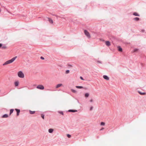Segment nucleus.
Segmentation results:
<instances>
[{"label": "nucleus", "mask_w": 146, "mask_h": 146, "mask_svg": "<svg viewBox=\"0 0 146 146\" xmlns=\"http://www.w3.org/2000/svg\"><path fill=\"white\" fill-rule=\"evenodd\" d=\"M15 85L16 86H17L19 85V82L18 81H16L15 82Z\"/></svg>", "instance_id": "nucleus-10"}, {"label": "nucleus", "mask_w": 146, "mask_h": 146, "mask_svg": "<svg viewBox=\"0 0 146 146\" xmlns=\"http://www.w3.org/2000/svg\"><path fill=\"white\" fill-rule=\"evenodd\" d=\"M80 78L82 80H84V79H83V78L82 77H80Z\"/></svg>", "instance_id": "nucleus-32"}, {"label": "nucleus", "mask_w": 146, "mask_h": 146, "mask_svg": "<svg viewBox=\"0 0 146 146\" xmlns=\"http://www.w3.org/2000/svg\"><path fill=\"white\" fill-rule=\"evenodd\" d=\"M71 91L72 92H73L74 93H76V91L74 90L73 89H71Z\"/></svg>", "instance_id": "nucleus-21"}, {"label": "nucleus", "mask_w": 146, "mask_h": 146, "mask_svg": "<svg viewBox=\"0 0 146 146\" xmlns=\"http://www.w3.org/2000/svg\"><path fill=\"white\" fill-rule=\"evenodd\" d=\"M103 77L104 79L107 80H109V78L106 75L103 76Z\"/></svg>", "instance_id": "nucleus-8"}, {"label": "nucleus", "mask_w": 146, "mask_h": 146, "mask_svg": "<svg viewBox=\"0 0 146 146\" xmlns=\"http://www.w3.org/2000/svg\"><path fill=\"white\" fill-rule=\"evenodd\" d=\"M17 75L19 78H23L25 77L24 73L21 71H20L18 72Z\"/></svg>", "instance_id": "nucleus-2"}, {"label": "nucleus", "mask_w": 146, "mask_h": 146, "mask_svg": "<svg viewBox=\"0 0 146 146\" xmlns=\"http://www.w3.org/2000/svg\"><path fill=\"white\" fill-rule=\"evenodd\" d=\"M0 48H1L2 49H5L7 48V47L5 45L0 43Z\"/></svg>", "instance_id": "nucleus-5"}, {"label": "nucleus", "mask_w": 146, "mask_h": 146, "mask_svg": "<svg viewBox=\"0 0 146 146\" xmlns=\"http://www.w3.org/2000/svg\"><path fill=\"white\" fill-rule=\"evenodd\" d=\"M139 93L141 95H145V93H141L140 92H139Z\"/></svg>", "instance_id": "nucleus-23"}, {"label": "nucleus", "mask_w": 146, "mask_h": 146, "mask_svg": "<svg viewBox=\"0 0 146 146\" xmlns=\"http://www.w3.org/2000/svg\"><path fill=\"white\" fill-rule=\"evenodd\" d=\"M15 110L17 111V116H18L19 115V113L20 112V110L17 109H15Z\"/></svg>", "instance_id": "nucleus-6"}, {"label": "nucleus", "mask_w": 146, "mask_h": 146, "mask_svg": "<svg viewBox=\"0 0 146 146\" xmlns=\"http://www.w3.org/2000/svg\"><path fill=\"white\" fill-rule=\"evenodd\" d=\"M138 50V49H135L134 50V52H136Z\"/></svg>", "instance_id": "nucleus-29"}, {"label": "nucleus", "mask_w": 146, "mask_h": 146, "mask_svg": "<svg viewBox=\"0 0 146 146\" xmlns=\"http://www.w3.org/2000/svg\"><path fill=\"white\" fill-rule=\"evenodd\" d=\"M53 130L52 129H48V132L50 133H52L53 132Z\"/></svg>", "instance_id": "nucleus-14"}, {"label": "nucleus", "mask_w": 146, "mask_h": 146, "mask_svg": "<svg viewBox=\"0 0 146 146\" xmlns=\"http://www.w3.org/2000/svg\"><path fill=\"white\" fill-rule=\"evenodd\" d=\"M13 111H14V110L13 109H11L10 110V115H11V114L13 113Z\"/></svg>", "instance_id": "nucleus-17"}, {"label": "nucleus", "mask_w": 146, "mask_h": 146, "mask_svg": "<svg viewBox=\"0 0 146 146\" xmlns=\"http://www.w3.org/2000/svg\"><path fill=\"white\" fill-rule=\"evenodd\" d=\"M134 20L136 21H138L139 20V18L138 17H135L134 19Z\"/></svg>", "instance_id": "nucleus-24"}, {"label": "nucleus", "mask_w": 146, "mask_h": 146, "mask_svg": "<svg viewBox=\"0 0 146 146\" xmlns=\"http://www.w3.org/2000/svg\"><path fill=\"white\" fill-rule=\"evenodd\" d=\"M58 112L60 113V114H62V115H63V113L62 111H58Z\"/></svg>", "instance_id": "nucleus-22"}, {"label": "nucleus", "mask_w": 146, "mask_h": 146, "mask_svg": "<svg viewBox=\"0 0 146 146\" xmlns=\"http://www.w3.org/2000/svg\"><path fill=\"white\" fill-rule=\"evenodd\" d=\"M105 43L106 45L108 46H109L110 45V42L109 41H106Z\"/></svg>", "instance_id": "nucleus-7"}, {"label": "nucleus", "mask_w": 146, "mask_h": 146, "mask_svg": "<svg viewBox=\"0 0 146 146\" xmlns=\"http://www.w3.org/2000/svg\"><path fill=\"white\" fill-rule=\"evenodd\" d=\"M48 21L51 24L53 23V20L50 18H48Z\"/></svg>", "instance_id": "nucleus-11"}, {"label": "nucleus", "mask_w": 146, "mask_h": 146, "mask_svg": "<svg viewBox=\"0 0 146 146\" xmlns=\"http://www.w3.org/2000/svg\"><path fill=\"white\" fill-rule=\"evenodd\" d=\"M77 111L76 110H68L69 112H76Z\"/></svg>", "instance_id": "nucleus-13"}, {"label": "nucleus", "mask_w": 146, "mask_h": 146, "mask_svg": "<svg viewBox=\"0 0 146 146\" xmlns=\"http://www.w3.org/2000/svg\"><path fill=\"white\" fill-rule=\"evenodd\" d=\"M92 109H93V107H90V110H92Z\"/></svg>", "instance_id": "nucleus-31"}, {"label": "nucleus", "mask_w": 146, "mask_h": 146, "mask_svg": "<svg viewBox=\"0 0 146 146\" xmlns=\"http://www.w3.org/2000/svg\"><path fill=\"white\" fill-rule=\"evenodd\" d=\"M118 50L120 52H122V48L120 46L118 47Z\"/></svg>", "instance_id": "nucleus-16"}, {"label": "nucleus", "mask_w": 146, "mask_h": 146, "mask_svg": "<svg viewBox=\"0 0 146 146\" xmlns=\"http://www.w3.org/2000/svg\"><path fill=\"white\" fill-rule=\"evenodd\" d=\"M41 116L42 117V119H44V115H43V114H41Z\"/></svg>", "instance_id": "nucleus-27"}, {"label": "nucleus", "mask_w": 146, "mask_h": 146, "mask_svg": "<svg viewBox=\"0 0 146 146\" xmlns=\"http://www.w3.org/2000/svg\"><path fill=\"white\" fill-rule=\"evenodd\" d=\"M76 87L78 88H82L83 87L81 86H76Z\"/></svg>", "instance_id": "nucleus-20"}, {"label": "nucleus", "mask_w": 146, "mask_h": 146, "mask_svg": "<svg viewBox=\"0 0 146 146\" xmlns=\"http://www.w3.org/2000/svg\"><path fill=\"white\" fill-rule=\"evenodd\" d=\"M133 15L136 16H139V15L137 13H134L133 14Z\"/></svg>", "instance_id": "nucleus-19"}, {"label": "nucleus", "mask_w": 146, "mask_h": 146, "mask_svg": "<svg viewBox=\"0 0 146 146\" xmlns=\"http://www.w3.org/2000/svg\"><path fill=\"white\" fill-rule=\"evenodd\" d=\"M105 124V123L103 122H102L101 123V125H104Z\"/></svg>", "instance_id": "nucleus-25"}, {"label": "nucleus", "mask_w": 146, "mask_h": 146, "mask_svg": "<svg viewBox=\"0 0 146 146\" xmlns=\"http://www.w3.org/2000/svg\"><path fill=\"white\" fill-rule=\"evenodd\" d=\"M104 129V128H102L101 129H100V130H101H101H103V129Z\"/></svg>", "instance_id": "nucleus-34"}, {"label": "nucleus", "mask_w": 146, "mask_h": 146, "mask_svg": "<svg viewBox=\"0 0 146 146\" xmlns=\"http://www.w3.org/2000/svg\"><path fill=\"white\" fill-rule=\"evenodd\" d=\"M67 136L68 138H70L71 137V135L69 134H67Z\"/></svg>", "instance_id": "nucleus-28"}, {"label": "nucleus", "mask_w": 146, "mask_h": 146, "mask_svg": "<svg viewBox=\"0 0 146 146\" xmlns=\"http://www.w3.org/2000/svg\"><path fill=\"white\" fill-rule=\"evenodd\" d=\"M29 113H30V114H34L35 113V111H31V110H30L29 111Z\"/></svg>", "instance_id": "nucleus-15"}, {"label": "nucleus", "mask_w": 146, "mask_h": 146, "mask_svg": "<svg viewBox=\"0 0 146 146\" xmlns=\"http://www.w3.org/2000/svg\"><path fill=\"white\" fill-rule=\"evenodd\" d=\"M84 33L85 35L88 38H90L91 37L90 33L86 30L84 31Z\"/></svg>", "instance_id": "nucleus-4"}, {"label": "nucleus", "mask_w": 146, "mask_h": 146, "mask_svg": "<svg viewBox=\"0 0 146 146\" xmlns=\"http://www.w3.org/2000/svg\"><path fill=\"white\" fill-rule=\"evenodd\" d=\"M69 72H70V71H69V70H67L66 71V74L69 73Z\"/></svg>", "instance_id": "nucleus-26"}, {"label": "nucleus", "mask_w": 146, "mask_h": 146, "mask_svg": "<svg viewBox=\"0 0 146 146\" xmlns=\"http://www.w3.org/2000/svg\"><path fill=\"white\" fill-rule=\"evenodd\" d=\"M62 84H58L56 86V88H58L62 86Z\"/></svg>", "instance_id": "nucleus-9"}, {"label": "nucleus", "mask_w": 146, "mask_h": 146, "mask_svg": "<svg viewBox=\"0 0 146 146\" xmlns=\"http://www.w3.org/2000/svg\"><path fill=\"white\" fill-rule=\"evenodd\" d=\"M8 115L5 114L3 115L2 117V118H7L8 117Z\"/></svg>", "instance_id": "nucleus-12"}, {"label": "nucleus", "mask_w": 146, "mask_h": 146, "mask_svg": "<svg viewBox=\"0 0 146 146\" xmlns=\"http://www.w3.org/2000/svg\"><path fill=\"white\" fill-rule=\"evenodd\" d=\"M70 66H72L71 65H70Z\"/></svg>", "instance_id": "nucleus-35"}, {"label": "nucleus", "mask_w": 146, "mask_h": 146, "mask_svg": "<svg viewBox=\"0 0 146 146\" xmlns=\"http://www.w3.org/2000/svg\"><path fill=\"white\" fill-rule=\"evenodd\" d=\"M17 58V56H16L13 58L7 61L3 64V66H5L6 65L11 64Z\"/></svg>", "instance_id": "nucleus-1"}, {"label": "nucleus", "mask_w": 146, "mask_h": 146, "mask_svg": "<svg viewBox=\"0 0 146 146\" xmlns=\"http://www.w3.org/2000/svg\"><path fill=\"white\" fill-rule=\"evenodd\" d=\"M40 58L42 60H44V58L42 56H41L40 57Z\"/></svg>", "instance_id": "nucleus-30"}, {"label": "nucleus", "mask_w": 146, "mask_h": 146, "mask_svg": "<svg viewBox=\"0 0 146 146\" xmlns=\"http://www.w3.org/2000/svg\"><path fill=\"white\" fill-rule=\"evenodd\" d=\"M90 101L91 102H93V100L92 99H91L90 100Z\"/></svg>", "instance_id": "nucleus-33"}, {"label": "nucleus", "mask_w": 146, "mask_h": 146, "mask_svg": "<svg viewBox=\"0 0 146 146\" xmlns=\"http://www.w3.org/2000/svg\"><path fill=\"white\" fill-rule=\"evenodd\" d=\"M36 88L38 89L41 90H43L44 89V86L40 84L37 85Z\"/></svg>", "instance_id": "nucleus-3"}, {"label": "nucleus", "mask_w": 146, "mask_h": 146, "mask_svg": "<svg viewBox=\"0 0 146 146\" xmlns=\"http://www.w3.org/2000/svg\"><path fill=\"white\" fill-rule=\"evenodd\" d=\"M89 96V94L88 93H86L85 94V96L86 97H88Z\"/></svg>", "instance_id": "nucleus-18"}]
</instances>
